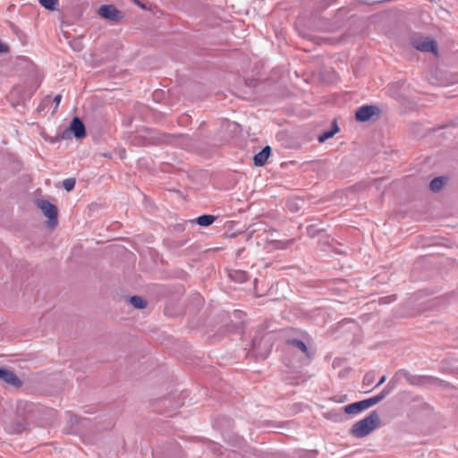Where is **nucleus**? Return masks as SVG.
<instances>
[{
	"mask_svg": "<svg viewBox=\"0 0 458 458\" xmlns=\"http://www.w3.org/2000/svg\"><path fill=\"white\" fill-rule=\"evenodd\" d=\"M379 424V415L376 411H374L364 419L354 423L350 429V433L356 438H363L373 432Z\"/></svg>",
	"mask_w": 458,
	"mask_h": 458,
	"instance_id": "1",
	"label": "nucleus"
},
{
	"mask_svg": "<svg viewBox=\"0 0 458 458\" xmlns=\"http://www.w3.org/2000/svg\"><path fill=\"white\" fill-rule=\"evenodd\" d=\"M37 206L48 219L47 227L54 229L58 224L56 207L47 199L38 200Z\"/></svg>",
	"mask_w": 458,
	"mask_h": 458,
	"instance_id": "2",
	"label": "nucleus"
},
{
	"mask_svg": "<svg viewBox=\"0 0 458 458\" xmlns=\"http://www.w3.org/2000/svg\"><path fill=\"white\" fill-rule=\"evenodd\" d=\"M153 455L155 458H181L182 449L177 444H170L164 448L157 449Z\"/></svg>",
	"mask_w": 458,
	"mask_h": 458,
	"instance_id": "3",
	"label": "nucleus"
},
{
	"mask_svg": "<svg viewBox=\"0 0 458 458\" xmlns=\"http://www.w3.org/2000/svg\"><path fill=\"white\" fill-rule=\"evenodd\" d=\"M379 114L380 109L377 106L367 105L359 107L355 112V116L359 122H367L372 116L378 115Z\"/></svg>",
	"mask_w": 458,
	"mask_h": 458,
	"instance_id": "4",
	"label": "nucleus"
},
{
	"mask_svg": "<svg viewBox=\"0 0 458 458\" xmlns=\"http://www.w3.org/2000/svg\"><path fill=\"white\" fill-rule=\"evenodd\" d=\"M98 13L107 20L118 21L122 18L121 12L112 4H103L98 10Z\"/></svg>",
	"mask_w": 458,
	"mask_h": 458,
	"instance_id": "5",
	"label": "nucleus"
},
{
	"mask_svg": "<svg viewBox=\"0 0 458 458\" xmlns=\"http://www.w3.org/2000/svg\"><path fill=\"white\" fill-rule=\"evenodd\" d=\"M412 45L417 50L421 52H432L434 54L437 52V43L429 38L414 40Z\"/></svg>",
	"mask_w": 458,
	"mask_h": 458,
	"instance_id": "6",
	"label": "nucleus"
},
{
	"mask_svg": "<svg viewBox=\"0 0 458 458\" xmlns=\"http://www.w3.org/2000/svg\"><path fill=\"white\" fill-rule=\"evenodd\" d=\"M0 379L14 387H20L22 384L16 374L6 368H0Z\"/></svg>",
	"mask_w": 458,
	"mask_h": 458,
	"instance_id": "7",
	"label": "nucleus"
},
{
	"mask_svg": "<svg viewBox=\"0 0 458 458\" xmlns=\"http://www.w3.org/2000/svg\"><path fill=\"white\" fill-rule=\"evenodd\" d=\"M70 131L73 133L74 137L77 139H81L86 135L85 125L82 121L74 117L70 123Z\"/></svg>",
	"mask_w": 458,
	"mask_h": 458,
	"instance_id": "8",
	"label": "nucleus"
},
{
	"mask_svg": "<svg viewBox=\"0 0 458 458\" xmlns=\"http://www.w3.org/2000/svg\"><path fill=\"white\" fill-rule=\"evenodd\" d=\"M271 153V148L269 146H266L260 150L258 154H256L253 157L254 165L257 166L263 165L267 160L268 159Z\"/></svg>",
	"mask_w": 458,
	"mask_h": 458,
	"instance_id": "9",
	"label": "nucleus"
},
{
	"mask_svg": "<svg viewBox=\"0 0 458 458\" xmlns=\"http://www.w3.org/2000/svg\"><path fill=\"white\" fill-rule=\"evenodd\" d=\"M287 344L293 349L300 351L307 358H310V353L304 342L298 339H290L287 341Z\"/></svg>",
	"mask_w": 458,
	"mask_h": 458,
	"instance_id": "10",
	"label": "nucleus"
},
{
	"mask_svg": "<svg viewBox=\"0 0 458 458\" xmlns=\"http://www.w3.org/2000/svg\"><path fill=\"white\" fill-rule=\"evenodd\" d=\"M394 387V384L393 380H390L388 384L385 386V388L377 395L371 397L374 403L377 404V403L382 401L386 395H388L392 392Z\"/></svg>",
	"mask_w": 458,
	"mask_h": 458,
	"instance_id": "11",
	"label": "nucleus"
},
{
	"mask_svg": "<svg viewBox=\"0 0 458 458\" xmlns=\"http://www.w3.org/2000/svg\"><path fill=\"white\" fill-rule=\"evenodd\" d=\"M339 131L338 126L336 124V122H333L332 123V129L328 131H325L322 133H320L318 137V140L319 142H324L327 140L332 138L335 133H337Z\"/></svg>",
	"mask_w": 458,
	"mask_h": 458,
	"instance_id": "12",
	"label": "nucleus"
},
{
	"mask_svg": "<svg viewBox=\"0 0 458 458\" xmlns=\"http://www.w3.org/2000/svg\"><path fill=\"white\" fill-rule=\"evenodd\" d=\"M446 179L445 177L439 176L434 178L429 183V189L433 192L439 191L445 185Z\"/></svg>",
	"mask_w": 458,
	"mask_h": 458,
	"instance_id": "13",
	"label": "nucleus"
},
{
	"mask_svg": "<svg viewBox=\"0 0 458 458\" xmlns=\"http://www.w3.org/2000/svg\"><path fill=\"white\" fill-rule=\"evenodd\" d=\"M344 411L347 414H358L364 410L362 404L360 402H356L344 406Z\"/></svg>",
	"mask_w": 458,
	"mask_h": 458,
	"instance_id": "14",
	"label": "nucleus"
},
{
	"mask_svg": "<svg viewBox=\"0 0 458 458\" xmlns=\"http://www.w3.org/2000/svg\"><path fill=\"white\" fill-rule=\"evenodd\" d=\"M229 276L232 280L238 282V283H243L247 281L248 275L246 272L242 270H234L229 273Z\"/></svg>",
	"mask_w": 458,
	"mask_h": 458,
	"instance_id": "15",
	"label": "nucleus"
},
{
	"mask_svg": "<svg viewBox=\"0 0 458 458\" xmlns=\"http://www.w3.org/2000/svg\"><path fill=\"white\" fill-rule=\"evenodd\" d=\"M216 216L212 215H202L197 218V223L200 226H208L214 223Z\"/></svg>",
	"mask_w": 458,
	"mask_h": 458,
	"instance_id": "16",
	"label": "nucleus"
},
{
	"mask_svg": "<svg viewBox=\"0 0 458 458\" xmlns=\"http://www.w3.org/2000/svg\"><path fill=\"white\" fill-rule=\"evenodd\" d=\"M130 303L137 309H144L147 306V301L140 296H132L130 298Z\"/></svg>",
	"mask_w": 458,
	"mask_h": 458,
	"instance_id": "17",
	"label": "nucleus"
},
{
	"mask_svg": "<svg viewBox=\"0 0 458 458\" xmlns=\"http://www.w3.org/2000/svg\"><path fill=\"white\" fill-rule=\"evenodd\" d=\"M39 3L46 9L54 11L57 8L59 0H39Z\"/></svg>",
	"mask_w": 458,
	"mask_h": 458,
	"instance_id": "18",
	"label": "nucleus"
},
{
	"mask_svg": "<svg viewBox=\"0 0 458 458\" xmlns=\"http://www.w3.org/2000/svg\"><path fill=\"white\" fill-rule=\"evenodd\" d=\"M63 186L67 191L73 190L75 186V179L68 178L63 182Z\"/></svg>",
	"mask_w": 458,
	"mask_h": 458,
	"instance_id": "19",
	"label": "nucleus"
},
{
	"mask_svg": "<svg viewBox=\"0 0 458 458\" xmlns=\"http://www.w3.org/2000/svg\"><path fill=\"white\" fill-rule=\"evenodd\" d=\"M375 380V374L374 372H368L364 377H363V383L366 386H370L373 384Z\"/></svg>",
	"mask_w": 458,
	"mask_h": 458,
	"instance_id": "20",
	"label": "nucleus"
},
{
	"mask_svg": "<svg viewBox=\"0 0 458 458\" xmlns=\"http://www.w3.org/2000/svg\"><path fill=\"white\" fill-rule=\"evenodd\" d=\"M360 403L362 404L363 410H366V409L369 408L370 406L375 405L372 398H369V399H366V400L360 401Z\"/></svg>",
	"mask_w": 458,
	"mask_h": 458,
	"instance_id": "21",
	"label": "nucleus"
},
{
	"mask_svg": "<svg viewBox=\"0 0 458 458\" xmlns=\"http://www.w3.org/2000/svg\"><path fill=\"white\" fill-rule=\"evenodd\" d=\"M61 100H62V95L61 94H58V95L55 96V98H54V102L55 103V111L58 108V106H59Z\"/></svg>",
	"mask_w": 458,
	"mask_h": 458,
	"instance_id": "22",
	"label": "nucleus"
},
{
	"mask_svg": "<svg viewBox=\"0 0 458 458\" xmlns=\"http://www.w3.org/2000/svg\"><path fill=\"white\" fill-rule=\"evenodd\" d=\"M25 429V426L23 424H19L17 427L13 428V432L15 433H21Z\"/></svg>",
	"mask_w": 458,
	"mask_h": 458,
	"instance_id": "23",
	"label": "nucleus"
},
{
	"mask_svg": "<svg viewBox=\"0 0 458 458\" xmlns=\"http://www.w3.org/2000/svg\"><path fill=\"white\" fill-rule=\"evenodd\" d=\"M8 51V47L6 45L3 44L0 41V53H6Z\"/></svg>",
	"mask_w": 458,
	"mask_h": 458,
	"instance_id": "24",
	"label": "nucleus"
},
{
	"mask_svg": "<svg viewBox=\"0 0 458 458\" xmlns=\"http://www.w3.org/2000/svg\"><path fill=\"white\" fill-rule=\"evenodd\" d=\"M386 379V376H383V377L379 379V381L377 382V384L375 386V387H377V386H381L383 383H385Z\"/></svg>",
	"mask_w": 458,
	"mask_h": 458,
	"instance_id": "25",
	"label": "nucleus"
},
{
	"mask_svg": "<svg viewBox=\"0 0 458 458\" xmlns=\"http://www.w3.org/2000/svg\"><path fill=\"white\" fill-rule=\"evenodd\" d=\"M420 378H416V379H414V380H411V382L412 384H419V383H420Z\"/></svg>",
	"mask_w": 458,
	"mask_h": 458,
	"instance_id": "26",
	"label": "nucleus"
}]
</instances>
